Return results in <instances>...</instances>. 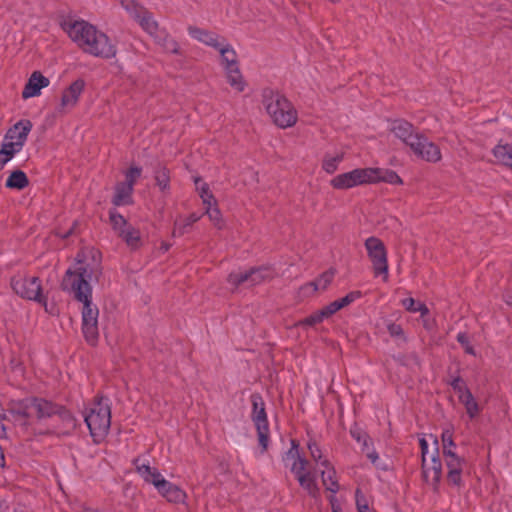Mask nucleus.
<instances>
[{
    "mask_svg": "<svg viewBox=\"0 0 512 512\" xmlns=\"http://www.w3.org/2000/svg\"><path fill=\"white\" fill-rule=\"evenodd\" d=\"M101 267L93 260L87 262L83 253H78L73 267L66 270L62 280V289L71 294L75 300L82 303V333L86 342L96 345L99 337V310L92 303V281H98Z\"/></svg>",
    "mask_w": 512,
    "mask_h": 512,
    "instance_id": "f257e3e1",
    "label": "nucleus"
},
{
    "mask_svg": "<svg viewBox=\"0 0 512 512\" xmlns=\"http://www.w3.org/2000/svg\"><path fill=\"white\" fill-rule=\"evenodd\" d=\"M297 448L298 445L295 443V441H292V447L286 453V459L292 460L290 471L296 479H299L311 470L308 468L309 462L299 455Z\"/></svg>",
    "mask_w": 512,
    "mask_h": 512,
    "instance_id": "412c9836",
    "label": "nucleus"
},
{
    "mask_svg": "<svg viewBox=\"0 0 512 512\" xmlns=\"http://www.w3.org/2000/svg\"><path fill=\"white\" fill-rule=\"evenodd\" d=\"M389 131L407 146H410V143L418 135L414 126L402 119L392 121L389 125Z\"/></svg>",
    "mask_w": 512,
    "mask_h": 512,
    "instance_id": "aec40b11",
    "label": "nucleus"
},
{
    "mask_svg": "<svg viewBox=\"0 0 512 512\" xmlns=\"http://www.w3.org/2000/svg\"><path fill=\"white\" fill-rule=\"evenodd\" d=\"M457 341L463 346L466 353L470 355H475L474 348L470 345L468 336L466 333H458L457 335Z\"/></svg>",
    "mask_w": 512,
    "mask_h": 512,
    "instance_id": "de8ad7c7",
    "label": "nucleus"
},
{
    "mask_svg": "<svg viewBox=\"0 0 512 512\" xmlns=\"http://www.w3.org/2000/svg\"><path fill=\"white\" fill-rule=\"evenodd\" d=\"M321 466L325 467V470L321 472L323 485L325 486L326 490L336 494L339 491V484L336 478L335 469L331 466L327 459H324L321 462Z\"/></svg>",
    "mask_w": 512,
    "mask_h": 512,
    "instance_id": "393cba45",
    "label": "nucleus"
},
{
    "mask_svg": "<svg viewBox=\"0 0 512 512\" xmlns=\"http://www.w3.org/2000/svg\"><path fill=\"white\" fill-rule=\"evenodd\" d=\"M402 306L411 313L420 312L422 316L429 313V309L424 303L417 302L414 298L409 297L401 301Z\"/></svg>",
    "mask_w": 512,
    "mask_h": 512,
    "instance_id": "72a5a7b5",
    "label": "nucleus"
},
{
    "mask_svg": "<svg viewBox=\"0 0 512 512\" xmlns=\"http://www.w3.org/2000/svg\"><path fill=\"white\" fill-rule=\"evenodd\" d=\"M321 310L324 313L325 317L329 318L330 316H332L333 314H335L336 312H338L341 309L335 300V301L331 302L330 304H328L327 306L323 307Z\"/></svg>",
    "mask_w": 512,
    "mask_h": 512,
    "instance_id": "603ef678",
    "label": "nucleus"
},
{
    "mask_svg": "<svg viewBox=\"0 0 512 512\" xmlns=\"http://www.w3.org/2000/svg\"><path fill=\"white\" fill-rule=\"evenodd\" d=\"M350 434L359 444H361L362 452L373 447L371 438L361 429L355 428L350 430Z\"/></svg>",
    "mask_w": 512,
    "mask_h": 512,
    "instance_id": "f704fd0d",
    "label": "nucleus"
},
{
    "mask_svg": "<svg viewBox=\"0 0 512 512\" xmlns=\"http://www.w3.org/2000/svg\"><path fill=\"white\" fill-rule=\"evenodd\" d=\"M442 438V454L447 451H454L455 443L453 441V431L451 429H445L441 435Z\"/></svg>",
    "mask_w": 512,
    "mask_h": 512,
    "instance_id": "79ce46f5",
    "label": "nucleus"
},
{
    "mask_svg": "<svg viewBox=\"0 0 512 512\" xmlns=\"http://www.w3.org/2000/svg\"><path fill=\"white\" fill-rule=\"evenodd\" d=\"M195 184L205 207L216 203V200L211 193L209 186L205 182L197 178L195 179Z\"/></svg>",
    "mask_w": 512,
    "mask_h": 512,
    "instance_id": "473e14b6",
    "label": "nucleus"
},
{
    "mask_svg": "<svg viewBox=\"0 0 512 512\" xmlns=\"http://www.w3.org/2000/svg\"><path fill=\"white\" fill-rule=\"evenodd\" d=\"M122 7L127 11V10H133L134 9V3L136 2L135 0H119Z\"/></svg>",
    "mask_w": 512,
    "mask_h": 512,
    "instance_id": "13d9d810",
    "label": "nucleus"
},
{
    "mask_svg": "<svg viewBox=\"0 0 512 512\" xmlns=\"http://www.w3.org/2000/svg\"><path fill=\"white\" fill-rule=\"evenodd\" d=\"M165 41H166L165 49L168 52H171V53H174V54L179 53V45H178V43L174 39L167 38V39H165Z\"/></svg>",
    "mask_w": 512,
    "mask_h": 512,
    "instance_id": "6e6d98bb",
    "label": "nucleus"
},
{
    "mask_svg": "<svg viewBox=\"0 0 512 512\" xmlns=\"http://www.w3.org/2000/svg\"><path fill=\"white\" fill-rule=\"evenodd\" d=\"M127 12L138 21L140 26L151 36H157L158 34V23L153 18L152 14L148 12L144 7L140 6L137 2L134 3L133 10H127Z\"/></svg>",
    "mask_w": 512,
    "mask_h": 512,
    "instance_id": "6ab92c4d",
    "label": "nucleus"
},
{
    "mask_svg": "<svg viewBox=\"0 0 512 512\" xmlns=\"http://www.w3.org/2000/svg\"><path fill=\"white\" fill-rule=\"evenodd\" d=\"M421 455H422V463L426 462V456L428 454V442L425 438H421L419 440Z\"/></svg>",
    "mask_w": 512,
    "mask_h": 512,
    "instance_id": "4d7b16f0",
    "label": "nucleus"
},
{
    "mask_svg": "<svg viewBox=\"0 0 512 512\" xmlns=\"http://www.w3.org/2000/svg\"><path fill=\"white\" fill-rule=\"evenodd\" d=\"M308 450L310 452V455L312 457V459L321 465V462L324 460L323 457H322V451L320 449V447L318 446V444L315 442V441H309L308 444Z\"/></svg>",
    "mask_w": 512,
    "mask_h": 512,
    "instance_id": "a18cd8bd",
    "label": "nucleus"
},
{
    "mask_svg": "<svg viewBox=\"0 0 512 512\" xmlns=\"http://www.w3.org/2000/svg\"><path fill=\"white\" fill-rule=\"evenodd\" d=\"M134 189L129 184L119 182L115 185L112 203L115 206H126L131 204Z\"/></svg>",
    "mask_w": 512,
    "mask_h": 512,
    "instance_id": "b1692460",
    "label": "nucleus"
},
{
    "mask_svg": "<svg viewBox=\"0 0 512 512\" xmlns=\"http://www.w3.org/2000/svg\"><path fill=\"white\" fill-rule=\"evenodd\" d=\"M387 329H388L389 334L393 337H403L404 336V331H403L401 325H399V324L390 323V324H388Z\"/></svg>",
    "mask_w": 512,
    "mask_h": 512,
    "instance_id": "864d4df0",
    "label": "nucleus"
},
{
    "mask_svg": "<svg viewBox=\"0 0 512 512\" xmlns=\"http://www.w3.org/2000/svg\"><path fill=\"white\" fill-rule=\"evenodd\" d=\"M324 319H326L324 313L322 310L316 311L310 316L304 318L303 320H300L297 322V327H303V326H314L316 324L321 323Z\"/></svg>",
    "mask_w": 512,
    "mask_h": 512,
    "instance_id": "4c0bfd02",
    "label": "nucleus"
},
{
    "mask_svg": "<svg viewBox=\"0 0 512 512\" xmlns=\"http://www.w3.org/2000/svg\"><path fill=\"white\" fill-rule=\"evenodd\" d=\"M370 171L373 172L371 174V184L378 182H386L393 185L402 184V179L393 170L370 167Z\"/></svg>",
    "mask_w": 512,
    "mask_h": 512,
    "instance_id": "5701e85b",
    "label": "nucleus"
},
{
    "mask_svg": "<svg viewBox=\"0 0 512 512\" xmlns=\"http://www.w3.org/2000/svg\"><path fill=\"white\" fill-rule=\"evenodd\" d=\"M492 152L499 164L512 170V143L498 144L493 148Z\"/></svg>",
    "mask_w": 512,
    "mask_h": 512,
    "instance_id": "cd10ccee",
    "label": "nucleus"
},
{
    "mask_svg": "<svg viewBox=\"0 0 512 512\" xmlns=\"http://www.w3.org/2000/svg\"><path fill=\"white\" fill-rule=\"evenodd\" d=\"M31 129V121L21 120L7 131L3 140L11 142L16 148L22 150Z\"/></svg>",
    "mask_w": 512,
    "mask_h": 512,
    "instance_id": "a211bd4d",
    "label": "nucleus"
},
{
    "mask_svg": "<svg viewBox=\"0 0 512 512\" xmlns=\"http://www.w3.org/2000/svg\"><path fill=\"white\" fill-rule=\"evenodd\" d=\"M409 147L418 158L426 162L437 163L442 158L441 150L438 145L420 133H418L413 142L410 143Z\"/></svg>",
    "mask_w": 512,
    "mask_h": 512,
    "instance_id": "ddd939ff",
    "label": "nucleus"
},
{
    "mask_svg": "<svg viewBox=\"0 0 512 512\" xmlns=\"http://www.w3.org/2000/svg\"><path fill=\"white\" fill-rule=\"evenodd\" d=\"M163 249H164L165 251H167V250L169 249V246H168V245H164V246H163Z\"/></svg>",
    "mask_w": 512,
    "mask_h": 512,
    "instance_id": "052dcab7",
    "label": "nucleus"
},
{
    "mask_svg": "<svg viewBox=\"0 0 512 512\" xmlns=\"http://www.w3.org/2000/svg\"><path fill=\"white\" fill-rule=\"evenodd\" d=\"M85 87V82L82 79H77L66 88L61 97V101L58 107V112L65 113L72 109L78 102L80 95L82 94Z\"/></svg>",
    "mask_w": 512,
    "mask_h": 512,
    "instance_id": "f3484780",
    "label": "nucleus"
},
{
    "mask_svg": "<svg viewBox=\"0 0 512 512\" xmlns=\"http://www.w3.org/2000/svg\"><path fill=\"white\" fill-rule=\"evenodd\" d=\"M364 453L376 468L383 471L388 470V465L380 459L379 454L375 451L374 447L367 449Z\"/></svg>",
    "mask_w": 512,
    "mask_h": 512,
    "instance_id": "ea45409f",
    "label": "nucleus"
},
{
    "mask_svg": "<svg viewBox=\"0 0 512 512\" xmlns=\"http://www.w3.org/2000/svg\"><path fill=\"white\" fill-rule=\"evenodd\" d=\"M72 234V229H69L67 232L59 234L62 238H67L69 235Z\"/></svg>",
    "mask_w": 512,
    "mask_h": 512,
    "instance_id": "bf43d9fd",
    "label": "nucleus"
},
{
    "mask_svg": "<svg viewBox=\"0 0 512 512\" xmlns=\"http://www.w3.org/2000/svg\"><path fill=\"white\" fill-rule=\"evenodd\" d=\"M109 219L113 231L121 238L131 250H138L144 245V239L140 230L131 225L116 210L109 212Z\"/></svg>",
    "mask_w": 512,
    "mask_h": 512,
    "instance_id": "0eeeda50",
    "label": "nucleus"
},
{
    "mask_svg": "<svg viewBox=\"0 0 512 512\" xmlns=\"http://www.w3.org/2000/svg\"><path fill=\"white\" fill-rule=\"evenodd\" d=\"M263 106L275 125L288 128L297 122V111L292 103L282 94L271 89H265L262 94Z\"/></svg>",
    "mask_w": 512,
    "mask_h": 512,
    "instance_id": "7ed1b4c3",
    "label": "nucleus"
},
{
    "mask_svg": "<svg viewBox=\"0 0 512 512\" xmlns=\"http://www.w3.org/2000/svg\"><path fill=\"white\" fill-rule=\"evenodd\" d=\"M360 297H361L360 291H352V292L348 293L346 296H344L340 299H337L336 302L338 303L340 309H342V308L350 305L351 303H353Z\"/></svg>",
    "mask_w": 512,
    "mask_h": 512,
    "instance_id": "c03bdc74",
    "label": "nucleus"
},
{
    "mask_svg": "<svg viewBox=\"0 0 512 512\" xmlns=\"http://www.w3.org/2000/svg\"><path fill=\"white\" fill-rule=\"evenodd\" d=\"M221 57V66L224 69L227 82L237 92H243L246 82L239 69L237 53L226 40L216 49Z\"/></svg>",
    "mask_w": 512,
    "mask_h": 512,
    "instance_id": "423d86ee",
    "label": "nucleus"
},
{
    "mask_svg": "<svg viewBox=\"0 0 512 512\" xmlns=\"http://www.w3.org/2000/svg\"><path fill=\"white\" fill-rule=\"evenodd\" d=\"M188 33L193 39L202 42L204 37L208 33V30H204L195 26H189Z\"/></svg>",
    "mask_w": 512,
    "mask_h": 512,
    "instance_id": "8fccbe9b",
    "label": "nucleus"
},
{
    "mask_svg": "<svg viewBox=\"0 0 512 512\" xmlns=\"http://www.w3.org/2000/svg\"><path fill=\"white\" fill-rule=\"evenodd\" d=\"M369 168H357L349 172L341 173L331 179L330 184L334 189L346 190L356 186L371 184V174Z\"/></svg>",
    "mask_w": 512,
    "mask_h": 512,
    "instance_id": "f8f14e48",
    "label": "nucleus"
},
{
    "mask_svg": "<svg viewBox=\"0 0 512 512\" xmlns=\"http://www.w3.org/2000/svg\"><path fill=\"white\" fill-rule=\"evenodd\" d=\"M20 148H16L11 142L2 141L0 149V167H4L18 152Z\"/></svg>",
    "mask_w": 512,
    "mask_h": 512,
    "instance_id": "2f4dec72",
    "label": "nucleus"
},
{
    "mask_svg": "<svg viewBox=\"0 0 512 512\" xmlns=\"http://www.w3.org/2000/svg\"><path fill=\"white\" fill-rule=\"evenodd\" d=\"M11 286L20 297L35 301L44 306L47 305V298L42 294L41 281L36 276H16L11 280Z\"/></svg>",
    "mask_w": 512,
    "mask_h": 512,
    "instance_id": "1a4fd4ad",
    "label": "nucleus"
},
{
    "mask_svg": "<svg viewBox=\"0 0 512 512\" xmlns=\"http://www.w3.org/2000/svg\"><path fill=\"white\" fill-rule=\"evenodd\" d=\"M25 413L27 416H36L38 418L50 417L57 413H62L64 417H67L73 425V419L70 417L67 411L62 410L57 405L39 398H33L27 400L25 406Z\"/></svg>",
    "mask_w": 512,
    "mask_h": 512,
    "instance_id": "4468645a",
    "label": "nucleus"
},
{
    "mask_svg": "<svg viewBox=\"0 0 512 512\" xmlns=\"http://www.w3.org/2000/svg\"><path fill=\"white\" fill-rule=\"evenodd\" d=\"M430 437L433 438L435 447L431 456V465H427L426 462L422 463L423 478L427 483L431 484L434 489H437L442 478V463L439 458L438 440L432 435H430Z\"/></svg>",
    "mask_w": 512,
    "mask_h": 512,
    "instance_id": "dca6fc26",
    "label": "nucleus"
},
{
    "mask_svg": "<svg viewBox=\"0 0 512 512\" xmlns=\"http://www.w3.org/2000/svg\"><path fill=\"white\" fill-rule=\"evenodd\" d=\"M155 181L161 192L166 193L170 188L169 171L166 168L157 170L155 173Z\"/></svg>",
    "mask_w": 512,
    "mask_h": 512,
    "instance_id": "c9c22d12",
    "label": "nucleus"
},
{
    "mask_svg": "<svg viewBox=\"0 0 512 512\" xmlns=\"http://www.w3.org/2000/svg\"><path fill=\"white\" fill-rule=\"evenodd\" d=\"M355 498L358 512H375L374 510L369 508L364 495L361 493L359 489L356 490Z\"/></svg>",
    "mask_w": 512,
    "mask_h": 512,
    "instance_id": "49530a36",
    "label": "nucleus"
},
{
    "mask_svg": "<svg viewBox=\"0 0 512 512\" xmlns=\"http://www.w3.org/2000/svg\"><path fill=\"white\" fill-rule=\"evenodd\" d=\"M299 485L312 497L319 493V487L316 481V475L312 471L297 479Z\"/></svg>",
    "mask_w": 512,
    "mask_h": 512,
    "instance_id": "c756f323",
    "label": "nucleus"
},
{
    "mask_svg": "<svg viewBox=\"0 0 512 512\" xmlns=\"http://www.w3.org/2000/svg\"><path fill=\"white\" fill-rule=\"evenodd\" d=\"M274 277V270L265 266L253 268L249 271L232 272L228 275L227 281L236 288L241 284H247L248 286L259 285L272 280Z\"/></svg>",
    "mask_w": 512,
    "mask_h": 512,
    "instance_id": "9b49d317",
    "label": "nucleus"
},
{
    "mask_svg": "<svg viewBox=\"0 0 512 512\" xmlns=\"http://www.w3.org/2000/svg\"><path fill=\"white\" fill-rule=\"evenodd\" d=\"M226 39L217 33L208 31L201 43L217 49Z\"/></svg>",
    "mask_w": 512,
    "mask_h": 512,
    "instance_id": "37998d69",
    "label": "nucleus"
},
{
    "mask_svg": "<svg viewBox=\"0 0 512 512\" xmlns=\"http://www.w3.org/2000/svg\"><path fill=\"white\" fill-rule=\"evenodd\" d=\"M252 413L251 419L256 427L258 434V441L262 447V453H264L269 444V423L265 410V403L263 398L259 394L251 395Z\"/></svg>",
    "mask_w": 512,
    "mask_h": 512,
    "instance_id": "9d476101",
    "label": "nucleus"
},
{
    "mask_svg": "<svg viewBox=\"0 0 512 512\" xmlns=\"http://www.w3.org/2000/svg\"><path fill=\"white\" fill-rule=\"evenodd\" d=\"M188 33L193 39L202 42L204 37L208 33V30H204L195 26H189Z\"/></svg>",
    "mask_w": 512,
    "mask_h": 512,
    "instance_id": "09e8293b",
    "label": "nucleus"
},
{
    "mask_svg": "<svg viewBox=\"0 0 512 512\" xmlns=\"http://www.w3.org/2000/svg\"><path fill=\"white\" fill-rule=\"evenodd\" d=\"M447 468V481L453 486H462V473L466 467L464 458L458 456L454 451H447L443 454Z\"/></svg>",
    "mask_w": 512,
    "mask_h": 512,
    "instance_id": "2eb2a0df",
    "label": "nucleus"
},
{
    "mask_svg": "<svg viewBox=\"0 0 512 512\" xmlns=\"http://www.w3.org/2000/svg\"><path fill=\"white\" fill-rule=\"evenodd\" d=\"M201 218L200 215L196 213H191L187 217H179L175 220L173 236H182L188 231V228L191 227L195 222H197Z\"/></svg>",
    "mask_w": 512,
    "mask_h": 512,
    "instance_id": "c85d7f7f",
    "label": "nucleus"
},
{
    "mask_svg": "<svg viewBox=\"0 0 512 512\" xmlns=\"http://www.w3.org/2000/svg\"><path fill=\"white\" fill-rule=\"evenodd\" d=\"M142 174L141 167L138 166H131L127 171H125V181L122 183L129 184L134 189V185L136 184L137 180L140 178Z\"/></svg>",
    "mask_w": 512,
    "mask_h": 512,
    "instance_id": "58836bf2",
    "label": "nucleus"
},
{
    "mask_svg": "<svg viewBox=\"0 0 512 512\" xmlns=\"http://www.w3.org/2000/svg\"><path fill=\"white\" fill-rule=\"evenodd\" d=\"M69 38L85 53L105 59L116 55V47L109 37L85 20H67L62 23Z\"/></svg>",
    "mask_w": 512,
    "mask_h": 512,
    "instance_id": "f03ea898",
    "label": "nucleus"
},
{
    "mask_svg": "<svg viewBox=\"0 0 512 512\" xmlns=\"http://www.w3.org/2000/svg\"><path fill=\"white\" fill-rule=\"evenodd\" d=\"M49 83V79L43 76L39 71L33 72L25 84V87L22 91V97L24 99H28L38 96L41 89L47 87Z\"/></svg>",
    "mask_w": 512,
    "mask_h": 512,
    "instance_id": "4be33fe9",
    "label": "nucleus"
},
{
    "mask_svg": "<svg viewBox=\"0 0 512 512\" xmlns=\"http://www.w3.org/2000/svg\"><path fill=\"white\" fill-rule=\"evenodd\" d=\"M205 210H206L205 213L208 215L209 219L213 222V224L216 227L221 228L222 227L221 213H220V210L218 209L216 203L206 206Z\"/></svg>",
    "mask_w": 512,
    "mask_h": 512,
    "instance_id": "a19ab883",
    "label": "nucleus"
},
{
    "mask_svg": "<svg viewBox=\"0 0 512 512\" xmlns=\"http://www.w3.org/2000/svg\"><path fill=\"white\" fill-rule=\"evenodd\" d=\"M345 158V151L335 150L333 152H326L322 159V169L327 174H333L337 171L340 163Z\"/></svg>",
    "mask_w": 512,
    "mask_h": 512,
    "instance_id": "a878e982",
    "label": "nucleus"
},
{
    "mask_svg": "<svg viewBox=\"0 0 512 512\" xmlns=\"http://www.w3.org/2000/svg\"><path fill=\"white\" fill-rule=\"evenodd\" d=\"M458 399L464 405L466 413L470 419H474L481 412L480 405L470 390L461 391V395Z\"/></svg>",
    "mask_w": 512,
    "mask_h": 512,
    "instance_id": "bb28decb",
    "label": "nucleus"
},
{
    "mask_svg": "<svg viewBox=\"0 0 512 512\" xmlns=\"http://www.w3.org/2000/svg\"><path fill=\"white\" fill-rule=\"evenodd\" d=\"M451 386L458 394V397L461 395V391L469 390L460 377L453 379L451 382Z\"/></svg>",
    "mask_w": 512,
    "mask_h": 512,
    "instance_id": "5fc2aeb1",
    "label": "nucleus"
},
{
    "mask_svg": "<svg viewBox=\"0 0 512 512\" xmlns=\"http://www.w3.org/2000/svg\"><path fill=\"white\" fill-rule=\"evenodd\" d=\"M134 465L142 479L146 483L152 484L167 501L172 503L184 502L186 493L178 486L167 481L157 468L141 462L140 459H135Z\"/></svg>",
    "mask_w": 512,
    "mask_h": 512,
    "instance_id": "20e7f679",
    "label": "nucleus"
},
{
    "mask_svg": "<svg viewBox=\"0 0 512 512\" xmlns=\"http://www.w3.org/2000/svg\"><path fill=\"white\" fill-rule=\"evenodd\" d=\"M85 423L94 442L100 443L108 434L111 425V410L109 400L99 398L86 409Z\"/></svg>",
    "mask_w": 512,
    "mask_h": 512,
    "instance_id": "39448f33",
    "label": "nucleus"
},
{
    "mask_svg": "<svg viewBox=\"0 0 512 512\" xmlns=\"http://www.w3.org/2000/svg\"><path fill=\"white\" fill-rule=\"evenodd\" d=\"M333 278V271H325L315 281H313V285H315L317 291H324L331 284Z\"/></svg>",
    "mask_w": 512,
    "mask_h": 512,
    "instance_id": "e433bc0d",
    "label": "nucleus"
},
{
    "mask_svg": "<svg viewBox=\"0 0 512 512\" xmlns=\"http://www.w3.org/2000/svg\"><path fill=\"white\" fill-rule=\"evenodd\" d=\"M29 180L26 174L21 170L13 171L6 180V187L11 189L22 190L27 187Z\"/></svg>",
    "mask_w": 512,
    "mask_h": 512,
    "instance_id": "7c9ffc66",
    "label": "nucleus"
},
{
    "mask_svg": "<svg viewBox=\"0 0 512 512\" xmlns=\"http://www.w3.org/2000/svg\"><path fill=\"white\" fill-rule=\"evenodd\" d=\"M367 256L371 261L375 276H382L386 282L389 277L388 254L383 241L377 237L371 236L364 243Z\"/></svg>",
    "mask_w": 512,
    "mask_h": 512,
    "instance_id": "6e6552de",
    "label": "nucleus"
},
{
    "mask_svg": "<svg viewBox=\"0 0 512 512\" xmlns=\"http://www.w3.org/2000/svg\"><path fill=\"white\" fill-rule=\"evenodd\" d=\"M315 292H317L315 285H313V281L306 283L305 285L301 286L299 289V293L303 297H310Z\"/></svg>",
    "mask_w": 512,
    "mask_h": 512,
    "instance_id": "3c124183",
    "label": "nucleus"
}]
</instances>
